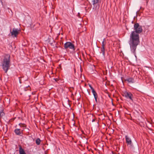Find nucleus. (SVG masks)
Segmentation results:
<instances>
[{"instance_id":"nucleus-17","label":"nucleus","mask_w":154,"mask_h":154,"mask_svg":"<svg viewBox=\"0 0 154 154\" xmlns=\"http://www.w3.org/2000/svg\"><path fill=\"white\" fill-rule=\"evenodd\" d=\"M89 87L92 90V91H93V90H94V89L91 85H89Z\"/></svg>"},{"instance_id":"nucleus-19","label":"nucleus","mask_w":154,"mask_h":154,"mask_svg":"<svg viewBox=\"0 0 154 154\" xmlns=\"http://www.w3.org/2000/svg\"><path fill=\"white\" fill-rule=\"evenodd\" d=\"M54 79L55 80V81L56 82L57 81V79Z\"/></svg>"},{"instance_id":"nucleus-20","label":"nucleus","mask_w":154,"mask_h":154,"mask_svg":"<svg viewBox=\"0 0 154 154\" xmlns=\"http://www.w3.org/2000/svg\"><path fill=\"white\" fill-rule=\"evenodd\" d=\"M95 121V119H93L92 120V122H94Z\"/></svg>"},{"instance_id":"nucleus-13","label":"nucleus","mask_w":154,"mask_h":154,"mask_svg":"<svg viewBox=\"0 0 154 154\" xmlns=\"http://www.w3.org/2000/svg\"><path fill=\"white\" fill-rule=\"evenodd\" d=\"M100 0H92L93 5H94L99 3Z\"/></svg>"},{"instance_id":"nucleus-21","label":"nucleus","mask_w":154,"mask_h":154,"mask_svg":"<svg viewBox=\"0 0 154 154\" xmlns=\"http://www.w3.org/2000/svg\"><path fill=\"white\" fill-rule=\"evenodd\" d=\"M20 124H20H20H19V125H20Z\"/></svg>"},{"instance_id":"nucleus-8","label":"nucleus","mask_w":154,"mask_h":154,"mask_svg":"<svg viewBox=\"0 0 154 154\" xmlns=\"http://www.w3.org/2000/svg\"><path fill=\"white\" fill-rule=\"evenodd\" d=\"M58 129H60V131L63 132L64 129V125L63 124H60L58 126Z\"/></svg>"},{"instance_id":"nucleus-2","label":"nucleus","mask_w":154,"mask_h":154,"mask_svg":"<svg viewBox=\"0 0 154 154\" xmlns=\"http://www.w3.org/2000/svg\"><path fill=\"white\" fill-rule=\"evenodd\" d=\"M10 56L9 54H6L4 56L1 64L0 66H2V69L5 73H7L10 67Z\"/></svg>"},{"instance_id":"nucleus-14","label":"nucleus","mask_w":154,"mask_h":154,"mask_svg":"<svg viewBox=\"0 0 154 154\" xmlns=\"http://www.w3.org/2000/svg\"><path fill=\"white\" fill-rule=\"evenodd\" d=\"M40 142H41V140H40V139L39 138L37 139L36 140V142H35L36 143L37 145H39L40 144Z\"/></svg>"},{"instance_id":"nucleus-18","label":"nucleus","mask_w":154,"mask_h":154,"mask_svg":"<svg viewBox=\"0 0 154 154\" xmlns=\"http://www.w3.org/2000/svg\"><path fill=\"white\" fill-rule=\"evenodd\" d=\"M61 66L60 65H58V71H59V69L60 68L61 69Z\"/></svg>"},{"instance_id":"nucleus-4","label":"nucleus","mask_w":154,"mask_h":154,"mask_svg":"<svg viewBox=\"0 0 154 154\" xmlns=\"http://www.w3.org/2000/svg\"><path fill=\"white\" fill-rule=\"evenodd\" d=\"M64 47L66 49L69 48L74 50L75 46L73 44L70 42H67L64 45Z\"/></svg>"},{"instance_id":"nucleus-3","label":"nucleus","mask_w":154,"mask_h":154,"mask_svg":"<svg viewBox=\"0 0 154 154\" xmlns=\"http://www.w3.org/2000/svg\"><path fill=\"white\" fill-rule=\"evenodd\" d=\"M122 95L126 98L129 99L132 101H133V95L131 92H125Z\"/></svg>"},{"instance_id":"nucleus-23","label":"nucleus","mask_w":154,"mask_h":154,"mask_svg":"<svg viewBox=\"0 0 154 154\" xmlns=\"http://www.w3.org/2000/svg\"><path fill=\"white\" fill-rule=\"evenodd\" d=\"M58 35H60V33H58Z\"/></svg>"},{"instance_id":"nucleus-5","label":"nucleus","mask_w":154,"mask_h":154,"mask_svg":"<svg viewBox=\"0 0 154 154\" xmlns=\"http://www.w3.org/2000/svg\"><path fill=\"white\" fill-rule=\"evenodd\" d=\"M19 30L17 28H14L11 31V29H10V32L11 34V35L14 36L15 37H17V35L19 33Z\"/></svg>"},{"instance_id":"nucleus-15","label":"nucleus","mask_w":154,"mask_h":154,"mask_svg":"<svg viewBox=\"0 0 154 154\" xmlns=\"http://www.w3.org/2000/svg\"><path fill=\"white\" fill-rule=\"evenodd\" d=\"M105 41V39L104 38L103 41L102 42V47H105V46L106 45V44L104 43V41Z\"/></svg>"},{"instance_id":"nucleus-22","label":"nucleus","mask_w":154,"mask_h":154,"mask_svg":"<svg viewBox=\"0 0 154 154\" xmlns=\"http://www.w3.org/2000/svg\"><path fill=\"white\" fill-rule=\"evenodd\" d=\"M82 133H83V131H82Z\"/></svg>"},{"instance_id":"nucleus-1","label":"nucleus","mask_w":154,"mask_h":154,"mask_svg":"<svg viewBox=\"0 0 154 154\" xmlns=\"http://www.w3.org/2000/svg\"><path fill=\"white\" fill-rule=\"evenodd\" d=\"M134 31L131 32L130 35V45L131 51L134 54L137 46L140 42L139 34L143 31L142 26L138 23H136L134 25Z\"/></svg>"},{"instance_id":"nucleus-16","label":"nucleus","mask_w":154,"mask_h":154,"mask_svg":"<svg viewBox=\"0 0 154 154\" xmlns=\"http://www.w3.org/2000/svg\"><path fill=\"white\" fill-rule=\"evenodd\" d=\"M5 113L3 112L2 111H0V116L1 117H2L4 115Z\"/></svg>"},{"instance_id":"nucleus-11","label":"nucleus","mask_w":154,"mask_h":154,"mask_svg":"<svg viewBox=\"0 0 154 154\" xmlns=\"http://www.w3.org/2000/svg\"><path fill=\"white\" fill-rule=\"evenodd\" d=\"M20 130V129L16 128L14 130V132L16 135L20 136L21 135V133Z\"/></svg>"},{"instance_id":"nucleus-12","label":"nucleus","mask_w":154,"mask_h":154,"mask_svg":"<svg viewBox=\"0 0 154 154\" xmlns=\"http://www.w3.org/2000/svg\"><path fill=\"white\" fill-rule=\"evenodd\" d=\"M100 51L101 53H102L104 57L105 56V47H101L100 48Z\"/></svg>"},{"instance_id":"nucleus-6","label":"nucleus","mask_w":154,"mask_h":154,"mask_svg":"<svg viewBox=\"0 0 154 154\" xmlns=\"http://www.w3.org/2000/svg\"><path fill=\"white\" fill-rule=\"evenodd\" d=\"M125 139L127 145H129L130 146H132L133 145L131 138L128 136L126 135Z\"/></svg>"},{"instance_id":"nucleus-9","label":"nucleus","mask_w":154,"mask_h":154,"mask_svg":"<svg viewBox=\"0 0 154 154\" xmlns=\"http://www.w3.org/2000/svg\"><path fill=\"white\" fill-rule=\"evenodd\" d=\"M92 92L93 94V95L94 96V97L95 99V101L97 102V94L96 92V91H95V90H93L92 91Z\"/></svg>"},{"instance_id":"nucleus-24","label":"nucleus","mask_w":154,"mask_h":154,"mask_svg":"<svg viewBox=\"0 0 154 154\" xmlns=\"http://www.w3.org/2000/svg\"><path fill=\"white\" fill-rule=\"evenodd\" d=\"M58 80L59 81V78H58Z\"/></svg>"},{"instance_id":"nucleus-7","label":"nucleus","mask_w":154,"mask_h":154,"mask_svg":"<svg viewBox=\"0 0 154 154\" xmlns=\"http://www.w3.org/2000/svg\"><path fill=\"white\" fill-rule=\"evenodd\" d=\"M19 152L20 154H26L24 150L22 147L21 146L19 145Z\"/></svg>"},{"instance_id":"nucleus-10","label":"nucleus","mask_w":154,"mask_h":154,"mask_svg":"<svg viewBox=\"0 0 154 154\" xmlns=\"http://www.w3.org/2000/svg\"><path fill=\"white\" fill-rule=\"evenodd\" d=\"M125 81L130 83H133L134 82V79L133 78H128L125 80Z\"/></svg>"}]
</instances>
